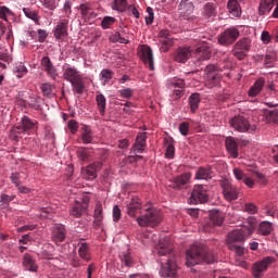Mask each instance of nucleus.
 Masks as SVG:
<instances>
[{"instance_id": "nucleus-60", "label": "nucleus", "mask_w": 278, "mask_h": 278, "mask_svg": "<svg viewBox=\"0 0 278 278\" xmlns=\"http://www.w3.org/2000/svg\"><path fill=\"white\" fill-rule=\"evenodd\" d=\"M67 127L71 131V134H77V129H79V125L77 124V121L71 119L67 124Z\"/></svg>"}, {"instance_id": "nucleus-32", "label": "nucleus", "mask_w": 278, "mask_h": 278, "mask_svg": "<svg viewBox=\"0 0 278 278\" xmlns=\"http://www.w3.org/2000/svg\"><path fill=\"white\" fill-rule=\"evenodd\" d=\"M78 255L85 262H90V260H92V257L90 256V245H88L87 242L79 244Z\"/></svg>"}, {"instance_id": "nucleus-26", "label": "nucleus", "mask_w": 278, "mask_h": 278, "mask_svg": "<svg viewBox=\"0 0 278 278\" xmlns=\"http://www.w3.org/2000/svg\"><path fill=\"white\" fill-rule=\"evenodd\" d=\"M86 212H88V204L79 202H76L72 210H70V214L74 218H80V216H84Z\"/></svg>"}, {"instance_id": "nucleus-19", "label": "nucleus", "mask_w": 278, "mask_h": 278, "mask_svg": "<svg viewBox=\"0 0 278 278\" xmlns=\"http://www.w3.org/2000/svg\"><path fill=\"white\" fill-rule=\"evenodd\" d=\"M68 36V22L67 20H61L54 28V38L56 40H64Z\"/></svg>"}, {"instance_id": "nucleus-18", "label": "nucleus", "mask_w": 278, "mask_h": 278, "mask_svg": "<svg viewBox=\"0 0 278 278\" xmlns=\"http://www.w3.org/2000/svg\"><path fill=\"white\" fill-rule=\"evenodd\" d=\"M189 58H192V49L190 47H180L174 52L175 62L186 64Z\"/></svg>"}, {"instance_id": "nucleus-5", "label": "nucleus", "mask_w": 278, "mask_h": 278, "mask_svg": "<svg viewBox=\"0 0 278 278\" xmlns=\"http://www.w3.org/2000/svg\"><path fill=\"white\" fill-rule=\"evenodd\" d=\"M139 227H157L162 223V214L155 208H150L137 218Z\"/></svg>"}, {"instance_id": "nucleus-55", "label": "nucleus", "mask_w": 278, "mask_h": 278, "mask_svg": "<svg viewBox=\"0 0 278 278\" xmlns=\"http://www.w3.org/2000/svg\"><path fill=\"white\" fill-rule=\"evenodd\" d=\"M172 86L174 88H180L181 90H184L186 88V81L181 78H174L172 80Z\"/></svg>"}, {"instance_id": "nucleus-39", "label": "nucleus", "mask_w": 278, "mask_h": 278, "mask_svg": "<svg viewBox=\"0 0 278 278\" xmlns=\"http://www.w3.org/2000/svg\"><path fill=\"white\" fill-rule=\"evenodd\" d=\"M127 5V0H113L111 8L112 10H115V12H125Z\"/></svg>"}, {"instance_id": "nucleus-17", "label": "nucleus", "mask_w": 278, "mask_h": 278, "mask_svg": "<svg viewBox=\"0 0 278 278\" xmlns=\"http://www.w3.org/2000/svg\"><path fill=\"white\" fill-rule=\"evenodd\" d=\"M202 45L195 49V58L199 62L210 60L212 58V48L205 40H201Z\"/></svg>"}, {"instance_id": "nucleus-29", "label": "nucleus", "mask_w": 278, "mask_h": 278, "mask_svg": "<svg viewBox=\"0 0 278 278\" xmlns=\"http://www.w3.org/2000/svg\"><path fill=\"white\" fill-rule=\"evenodd\" d=\"M52 240L58 244V242H64L66 240V229L64 226H56L52 231Z\"/></svg>"}, {"instance_id": "nucleus-16", "label": "nucleus", "mask_w": 278, "mask_h": 278, "mask_svg": "<svg viewBox=\"0 0 278 278\" xmlns=\"http://www.w3.org/2000/svg\"><path fill=\"white\" fill-rule=\"evenodd\" d=\"M43 71L47 73L48 77L52 78L53 81L58 79V67L53 65V62H51V59L49 56H43L40 62Z\"/></svg>"}, {"instance_id": "nucleus-53", "label": "nucleus", "mask_w": 278, "mask_h": 278, "mask_svg": "<svg viewBox=\"0 0 278 278\" xmlns=\"http://www.w3.org/2000/svg\"><path fill=\"white\" fill-rule=\"evenodd\" d=\"M147 13H148V16H146V24L147 25H153V21L155 18V16L153 14V8L148 7L147 8Z\"/></svg>"}, {"instance_id": "nucleus-23", "label": "nucleus", "mask_w": 278, "mask_h": 278, "mask_svg": "<svg viewBox=\"0 0 278 278\" xmlns=\"http://www.w3.org/2000/svg\"><path fill=\"white\" fill-rule=\"evenodd\" d=\"M144 149H147V132H141L136 138L132 151H135V153H143Z\"/></svg>"}, {"instance_id": "nucleus-11", "label": "nucleus", "mask_w": 278, "mask_h": 278, "mask_svg": "<svg viewBox=\"0 0 278 278\" xmlns=\"http://www.w3.org/2000/svg\"><path fill=\"white\" fill-rule=\"evenodd\" d=\"M225 144H226V149L229 153V155H231L233 157V160H237L239 153H238V147H247V144H249L248 140H242V139H237L233 137H227L225 140Z\"/></svg>"}, {"instance_id": "nucleus-34", "label": "nucleus", "mask_w": 278, "mask_h": 278, "mask_svg": "<svg viewBox=\"0 0 278 278\" xmlns=\"http://www.w3.org/2000/svg\"><path fill=\"white\" fill-rule=\"evenodd\" d=\"M119 260L123 266H126L127 268H131V266H134V258L131 257V253L129 252V250L121 252Z\"/></svg>"}, {"instance_id": "nucleus-49", "label": "nucleus", "mask_w": 278, "mask_h": 278, "mask_svg": "<svg viewBox=\"0 0 278 278\" xmlns=\"http://www.w3.org/2000/svg\"><path fill=\"white\" fill-rule=\"evenodd\" d=\"M111 42H119L121 45H129V41L127 38H124L121 36V33H115L110 37Z\"/></svg>"}, {"instance_id": "nucleus-57", "label": "nucleus", "mask_w": 278, "mask_h": 278, "mask_svg": "<svg viewBox=\"0 0 278 278\" xmlns=\"http://www.w3.org/2000/svg\"><path fill=\"white\" fill-rule=\"evenodd\" d=\"M244 212H248V214H257V205L254 203H245Z\"/></svg>"}, {"instance_id": "nucleus-12", "label": "nucleus", "mask_w": 278, "mask_h": 278, "mask_svg": "<svg viewBox=\"0 0 278 278\" xmlns=\"http://www.w3.org/2000/svg\"><path fill=\"white\" fill-rule=\"evenodd\" d=\"M179 16L185 21H194V3L191 0H181L178 7Z\"/></svg>"}, {"instance_id": "nucleus-58", "label": "nucleus", "mask_w": 278, "mask_h": 278, "mask_svg": "<svg viewBox=\"0 0 278 278\" xmlns=\"http://www.w3.org/2000/svg\"><path fill=\"white\" fill-rule=\"evenodd\" d=\"M190 130V123L188 122H182L179 125V131L181 134V136H188V131Z\"/></svg>"}, {"instance_id": "nucleus-61", "label": "nucleus", "mask_w": 278, "mask_h": 278, "mask_svg": "<svg viewBox=\"0 0 278 278\" xmlns=\"http://www.w3.org/2000/svg\"><path fill=\"white\" fill-rule=\"evenodd\" d=\"M165 156L168 160H173V157H175V146H173V144L167 146Z\"/></svg>"}, {"instance_id": "nucleus-62", "label": "nucleus", "mask_w": 278, "mask_h": 278, "mask_svg": "<svg viewBox=\"0 0 278 278\" xmlns=\"http://www.w3.org/2000/svg\"><path fill=\"white\" fill-rule=\"evenodd\" d=\"M11 180L12 184H14L16 188H18L21 186V173H13L11 175Z\"/></svg>"}, {"instance_id": "nucleus-46", "label": "nucleus", "mask_w": 278, "mask_h": 278, "mask_svg": "<svg viewBox=\"0 0 278 278\" xmlns=\"http://www.w3.org/2000/svg\"><path fill=\"white\" fill-rule=\"evenodd\" d=\"M265 116L269 123H275L276 125H278V109L267 111L265 113Z\"/></svg>"}, {"instance_id": "nucleus-21", "label": "nucleus", "mask_w": 278, "mask_h": 278, "mask_svg": "<svg viewBox=\"0 0 278 278\" xmlns=\"http://www.w3.org/2000/svg\"><path fill=\"white\" fill-rule=\"evenodd\" d=\"M189 181L190 174H181L180 176L175 177L169 186L170 188H174V190H181L188 186Z\"/></svg>"}, {"instance_id": "nucleus-38", "label": "nucleus", "mask_w": 278, "mask_h": 278, "mask_svg": "<svg viewBox=\"0 0 278 278\" xmlns=\"http://www.w3.org/2000/svg\"><path fill=\"white\" fill-rule=\"evenodd\" d=\"M201 103V96L199 93H192L189 97V105H190V110L191 112H197V110H199V104Z\"/></svg>"}, {"instance_id": "nucleus-15", "label": "nucleus", "mask_w": 278, "mask_h": 278, "mask_svg": "<svg viewBox=\"0 0 278 278\" xmlns=\"http://www.w3.org/2000/svg\"><path fill=\"white\" fill-rule=\"evenodd\" d=\"M139 58L142 62L150 68V71H155V65L153 61V50L149 46H141L139 51Z\"/></svg>"}, {"instance_id": "nucleus-35", "label": "nucleus", "mask_w": 278, "mask_h": 278, "mask_svg": "<svg viewBox=\"0 0 278 278\" xmlns=\"http://www.w3.org/2000/svg\"><path fill=\"white\" fill-rule=\"evenodd\" d=\"M257 233H261V236H270V233H273V224L269 222H262L258 225Z\"/></svg>"}, {"instance_id": "nucleus-30", "label": "nucleus", "mask_w": 278, "mask_h": 278, "mask_svg": "<svg viewBox=\"0 0 278 278\" xmlns=\"http://www.w3.org/2000/svg\"><path fill=\"white\" fill-rule=\"evenodd\" d=\"M23 266H24V268H26V270H29L30 273L38 271V265H36V261L29 254L24 255Z\"/></svg>"}, {"instance_id": "nucleus-13", "label": "nucleus", "mask_w": 278, "mask_h": 278, "mask_svg": "<svg viewBox=\"0 0 278 278\" xmlns=\"http://www.w3.org/2000/svg\"><path fill=\"white\" fill-rule=\"evenodd\" d=\"M230 127L232 129H236V131H240L241 134H244L251 129V124L249 123V119H247L244 116H235L229 121Z\"/></svg>"}, {"instance_id": "nucleus-48", "label": "nucleus", "mask_w": 278, "mask_h": 278, "mask_svg": "<svg viewBox=\"0 0 278 278\" xmlns=\"http://www.w3.org/2000/svg\"><path fill=\"white\" fill-rule=\"evenodd\" d=\"M161 51L166 52L175 45V38L170 37L168 39L161 40Z\"/></svg>"}, {"instance_id": "nucleus-9", "label": "nucleus", "mask_w": 278, "mask_h": 278, "mask_svg": "<svg viewBox=\"0 0 278 278\" xmlns=\"http://www.w3.org/2000/svg\"><path fill=\"white\" fill-rule=\"evenodd\" d=\"M270 264H275V257H273V256H267L261 261L255 262L252 265L253 277L262 278L264 273H266V270H268V266H270Z\"/></svg>"}, {"instance_id": "nucleus-10", "label": "nucleus", "mask_w": 278, "mask_h": 278, "mask_svg": "<svg viewBox=\"0 0 278 278\" xmlns=\"http://www.w3.org/2000/svg\"><path fill=\"white\" fill-rule=\"evenodd\" d=\"M249 51H251V39L242 38L233 46L232 55H235L237 60H244Z\"/></svg>"}, {"instance_id": "nucleus-47", "label": "nucleus", "mask_w": 278, "mask_h": 278, "mask_svg": "<svg viewBox=\"0 0 278 278\" xmlns=\"http://www.w3.org/2000/svg\"><path fill=\"white\" fill-rule=\"evenodd\" d=\"M14 73L21 79V77L27 75V67L23 63H18L14 68Z\"/></svg>"}, {"instance_id": "nucleus-45", "label": "nucleus", "mask_w": 278, "mask_h": 278, "mask_svg": "<svg viewBox=\"0 0 278 278\" xmlns=\"http://www.w3.org/2000/svg\"><path fill=\"white\" fill-rule=\"evenodd\" d=\"M81 140L84 144H92V140H94V138L92 137V130L85 128L81 135Z\"/></svg>"}, {"instance_id": "nucleus-25", "label": "nucleus", "mask_w": 278, "mask_h": 278, "mask_svg": "<svg viewBox=\"0 0 278 278\" xmlns=\"http://www.w3.org/2000/svg\"><path fill=\"white\" fill-rule=\"evenodd\" d=\"M217 10H218V4L216 2H207L203 7L202 14L205 18H214L216 17Z\"/></svg>"}, {"instance_id": "nucleus-43", "label": "nucleus", "mask_w": 278, "mask_h": 278, "mask_svg": "<svg viewBox=\"0 0 278 278\" xmlns=\"http://www.w3.org/2000/svg\"><path fill=\"white\" fill-rule=\"evenodd\" d=\"M40 90L43 94V97H47L48 99H51L53 97V85L46 83L40 86Z\"/></svg>"}, {"instance_id": "nucleus-7", "label": "nucleus", "mask_w": 278, "mask_h": 278, "mask_svg": "<svg viewBox=\"0 0 278 278\" xmlns=\"http://www.w3.org/2000/svg\"><path fill=\"white\" fill-rule=\"evenodd\" d=\"M105 153L108 152H104V155L102 156L101 161L93 162L89 164L87 167H83L81 175L84 179H88L89 181L97 179V173L98 170H101V168H103V162H105V159L108 157L105 156Z\"/></svg>"}, {"instance_id": "nucleus-56", "label": "nucleus", "mask_w": 278, "mask_h": 278, "mask_svg": "<svg viewBox=\"0 0 278 278\" xmlns=\"http://www.w3.org/2000/svg\"><path fill=\"white\" fill-rule=\"evenodd\" d=\"M233 175L237 181H244V179H247V174H244V172H242L240 168H235Z\"/></svg>"}, {"instance_id": "nucleus-37", "label": "nucleus", "mask_w": 278, "mask_h": 278, "mask_svg": "<svg viewBox=\"0 0 278 278\" xmlns=\"http://www.w3.org/2000/svg\"><path fill=\"white\" fill-rule=\"evenodd\" d=\"M96 102H97V105H98L101 116H104L105 115V106L108 103L105 96H103V93H99L98 96H96Z\"/></svg>"}, {"instance_id": "nucleus-63", "label": "nucleus", "mask_w": 278, "mask_h": 278, "mask_svg": "<svg viewBox=\"0 0 278 278\" xmlns=\"http://www.w3.org/2000/svg\"><path fill=\"white\" fill-rule=\"evenodd\" d=\"M261 40L263 42V45H269L271 38H270V33H268L267 30H264L261 35Z\"/></svg>"}, {"instance_id": "nucleus-40", "label": "nucleus", "mask_w": 278, "mask_h": 278, "mask_svg": "<svg viewBox=\"0 0 278 278\" xmlns=\"http://www.w3.org/2000/svg\"><path fill=\"white\" fill-rule=\"evenodd\" d=\"M114 76V72L112 70H102L100 73V80L102 86H108V83Z\"/></svg>"}, {"instance_id": "nucleus-4", "label": "nucleus", "mask_w": 278, "mask_h": 278, "mask_svg": "<svg viewBox=\"0 0 278 278\" xmlns=\"http://www.w3.org/2000/svg\"><path fill=\"white\" fill-rule=\"evenodd\" d=\"M247 229L245 228H240V229H235L229 232L227 236V242L229 244L230 251H235V253L239 256L244 255V248L242 245H238L237 242H244V238H247Z\"/></svg>"}, {"instance_id": "nucleus-14", "label": "nucleus", "mask_w": 278, "mask_h": 278, "mask_svg": "<svg viewBox=\"0 0 278 278\" xmlns=\"http://www.w3.org/2000/svg\"><path fill=\"white\" fill-rule=\"evenodd\" d=\"M220 186L223 188V194L226 201H236L238 200V187L231 185L229 180H223L220 182Z\"/></svg>"}, {"instance_id": "nucleus-20", "label": "nucleus", "mask_w": 278, "mask_h": 278, "mask_svg": "<svg viewBox=\"0 0 278 278\" xmlns=\"http://www.w3.org/2000/svg\"><path fill=\"white\" fill-rule=\"evenodd\" d=\"M225 223V214L218 210L210 212V222L206 227H220Z\"/></svg>"}, {"instance_id": "nucleus-31", "label": "nucleus", "mask_w": 278, "mask_h": 278, "mask_svg": "<svg viewBox=\"0 0 278 278\" xmlns=\"http://www.w3.org/2000/svg\"><path fill=\"white\" fill-rule=\"evenodd\" d=\"M227 8L229 13L232 14V16H235L236 18L242 15V9L240 8V3H238V0H229Z\"/></svg>"}, {"instance_id": "nucleus-59", "label": "nucleus", "mask_w": 278, "mask_h": 278, "mask_svg": "<svg viewBox=\"0 0 278 278\" xmlns=\"http://www.w3.org/2000/svg\"><path fill=\"white\" fill-rule=\"evenodd\" d=\"M122 99H129L134 94V90L131 88L122 89L118 91Z\"/></svg>"}, {"instance_id": "nucleus-50", "label": "nucleus", "mask_w": 278, "mask_h": 278, "mask_svg": "<svg viewBox=\"0 0 278 278\" xmlns=\"http://www.w3.org/2000/svg\"><path fill=\"white\" fill-rule=\"evenodd\" d=\"M116 23V18L112 16H105L103 17L101 22L102 29H110V26Z\"/></svg>"}, {"instance_id": "nucleus-2", "label": "nucleus", "mask_w": 278, "mask_h": 278, "mask_svg": "<svg viewBox=\"0 0 278 278\" xmlns=\"http://www.w3.org/2000/svg\"><path fill=\"white\" fill-rule=\"evenodd\" d=\"M186 260V265L190 267L197 266V264H201L202 262L214 264V262H216V256L214 255V252L210 251L205 245L193 244L187 250Z\"/></svg>"}, {"instance_id": "nucleus-33", "label": "nucleus", "mask_w": 278, "mask_h": 278, "mask_svg": "<svg viewBox=\"0 0 278 278\" xmlns=\"http://www.w3.org/2000/svg\"><path fill=\"white\" fill-rule=\"evenodd\" d=\"M214 177V172H212V167H200L197 170L195 179H212Z\"/></svg>"}, {"instance_id": "nucleus-24", "label": "nucleus", "mask_w": 278, "mask_h": 278, "mask_svg": "<svg viewBox=\"0 0 278 278\" xmlns=\"http://www.w3.org/2000/svg\"><path fill=\"white\" fill-rule=\"evenodd\" d=\"M76 155L79 162L87 163L92 160V155H94V151L90 148H78L76 151Z\"/></svg>"}, {"instance_id": "nucleus-64", "label": "nucleus", "mask_w": 278, "mask_h": 278, "mask_svg": "<svg viewBox=\"0 0 278 278\" xmlns=\"http://www.w3.org/2000/svg\"><path fill=\"white\" fill-rule=\"evenodd\" d=\"M113 220L114 223H118V220H121V208L118 205L113 207Z\"/></svg>"}, {"instance_id": "nucleus-27", "label": "nucleus", "mask_w": 278, "mask_h": 278, "mask_svg": "<svg viewBox=\"0 0 278 278\" xmlns=\"http://www.w3.org/2000/svg\"><path fill=\"white\" fill-rule=\"evenodd\" d=\"M266 84V79L264 77L258 78L254 85L249 89L248 94L249 97H257L260 92H262L264 85Z\"/></svg>"}, {"instance_id": "nucleus-3", "label": "nucleus", "mask_w": 278, "mask_h": 278, "mask_svg": "<svg viewBox=\"0 0 278 278\" xmlns=\"http://www.w3.org/2000/svg\"><path fill=\"white\" fill-rule=\"evenodd\" d=\"M63 79L72 85V90L76 94H84L86 90V84L84 83V77L77 67L65 63L62 66Z\"/></svg>"}, {"instance_id": "nucleus-22", "label": "nucleus", "mask_w": 278, "mask_h": 278, "mask_svg": "<svg viewBox=\"0 0 278 278\" xmlns=\"http://www.w3.org/2000/svg\"><path fill=\"white\" fill-rule=\"evenodd\" d=\"M142 210V203L140 202V198L134 197L131 201L127 204V214L128 216H136Z\"/></svg>"}, {"instance_id": "nucleus-51", "label": "nucleus", "mask_w": 278, "mask_h": 278, "mask_svg": "<svg viewBox=\"0 0 278 278\" xmlns=\"http://www.w3.org/2000/svg\"><path fill=\"white\" fill-rule=\"evenodd\" d=\"M222 78H223V76L218 73L207 76L208 84H210L211 88H213V86H216L217 84H219Z\"/></svg>"}, {"instance_id": "nucleus-28", "label": "nucleus", "mask_w": 278, "mask_h": 278, "mask_svg": "<svg viewBox=\"0 0 278 278\" xmlns=\"http://www.w3.org/2000/svg\"><path fill=\"white\" fill-rule=\"evenodd\" d=\"M275 3H278V0H261L260 7H258V14L261 16L268 14L270 10H273Z\"/></svg>"}, {"instance_id": "nucleus-44", "label": "nucleus", "mask_w": 278, "mask_h": 278, "mask_svg": "<svg viewBox=\"0 0 278 278\" xmlns=\"http://www.w3.org/2000/svg\"><path fill=\"white\" fill-rule=\"evenodd\" d=\"M79 10L83 18H90V16H92V8H90V4H80Z\"/></svg>"}, {"instance_id": "nucleus-52", "label": "nucleus", "mask_w": 278, "mask_h": 278, "mask_svg": "<svg viewBox=\"0 0 278 278\" xmlns=\"http://www.w3.org/2000/svg\"><path fill=\"white\" fill-rule=\"evenodd\" d=\"M218 71H220V67H218L215 64H210L205 67V73H206L207 77H210V75H214V74L218 73Z\"/></svg>"}, {"instance_id": "nucleus-8", "label": "nucleus", "mask_w": 278, "mask_h": 278, "mask_svg": "<svg viewBox=\"0 0 278 278\" xmlns=\"http://www.w3.org/2000/svg\"><path fill=\"white\" fill-rule=\"evenodd\" d=\"M238 38H240V30L236 27H230L218 36V42L223 47H229V45H233Z\"/></svg>"}, {"instance_id": "nucleus-42", "label": "nucleus", "mask_w": 278, "mask_h": 278, "mask_svg": "<svg viewBox=\"0 0 278 278\" xmlns=\"http://www.w3.org/2000/svg\"><path fill=\"white\" fill-rule=\"evenodd\" d=\"M38 123L31 121L29 117L24 116L22 118V128L24 131H29V129H34Z\"/></svg>"}, {"instance_id": "nucleus-41", "label": "nucleus", "mask_w": 278, "mask_h": 278, "mask_svg": "<svg viewBox=\"0 0 278 278\" xmlns=\"http://www.w3.org/2000/svg\"><path fill=\"white\" fill-rule=\"evenodd\" d=\"M248 227L244 228L245 232L248 236H251V233H253V231H255L256 227H257V218L250 216L248 217Z\"/></svg>"}, {"instance_id": "nucleus-36", "label": "nucleus", "mask_w": 278, "mask_h": 278, "mask_svg": "<svg viewBox=\"0 0 278 278\" xmlns=\"http://www.w3.org/2000/svg\"><path fill=\"white\" fill-rule=\"evenodd\" d=\"M23 12L26 18H30V21H34L36 25H40V15H38V11H33L29 8H23Z\"/></svg>"}, {"instance_id": "nucleus-1", "label": "nucleus", "mask_w": 278, "mask_h": 278, "mask_svg": "<svg viewBox=\"0 0 278 278\" xmlns=\"http://www.w3.org/2000/svg\"><path fill=\"white\" fill-rule=\"evenodd\" d=\"M155 252L160 257H166L165 262L161 261V269L159 271L161 278H177L179 277V266L170 245V238L161 237L155 245Z\"/></svg>"}, {"instance_id": "nucleus-54", "label": "nucleus", "mask_w": 278, "mask_h": 278, "mask_svg": "<svg viewBox=\"0 0 278 278\" xmlns=\"http://www.w3.org/2000/svg\"><path fill=\"white\" fill-rule=\"evenodd\" d=\"M40 3L46 8L47 10L53 11L55 10V0H40Z\"/></svg>"}, {"instance_id": "nucleus-6", "label": "nucleus", "mask_w": 278, "mask_h": 278, "mask_svg": "<svg viewBox=\"0 0 278 278\" xmlns=\"http://www.w3.org/2000/svg\"><path fill=\"white\" fill-rule=\"evenodd\" d=\"M207 201H210L207 187L203 185H195L189 198V204L199 205V203H207Z\"/></svg>"}]
</instances>
